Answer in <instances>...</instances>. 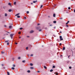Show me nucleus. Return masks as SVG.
<instances>
[{"label":"nucleus","instance_id":"nucleus-1","mask_svg":"<svg viewBox=\"0 0 75 75\" xmlns=\"http://www.w3.org/2000/svg\"><path fill=\"white\" fill-rule=\"evenodd\" d=\"M13 35H14V34H11L10 35V36L11 39H12V38H13Z\"/></svg>","mask_w":75,"mask_h":75},{"label":"nucleus","instance_id":"nucleus-2","mask_svg":"<svg viewBox=\"0 0 75 75\" xmlns=\"http://www.w3.org/2000/svg\"><path fill=\"white\" fill-rule=\"evenodd\" d=\"M59 38L60 39V41H62V40H63V39L62 38V36H60Z\"/></svg>","mask_w":75,"mask_h":75},{"label":"nucleus","instance_id":"nucleus-3","mask_svg":"<svg viewBox=\"0 0 75 75\" xmlns=\"http://www.w3.org/2000/svg\"><path fill=\"white\" fill-rule=\"evenodd\" d=\"M1 53L2 54H4V53H5V52L3 51H2L1 52Z\"/></svg>","mask_w":75,"mask_h":75},{"label":"nucleus","instance_id":"nucleus-4","mask_svg":"<svg viewBox=\"0 0 75 75\" xmlns=\"http://www.w3.org/2000/svg\"><path fill=\"white\" fill-rule=\"evenodd\" d=\"M34 33V31L32 30L30 31V33Z\"/></svg>","mask_w":75,"mask_h":75},{"label":"nucleus","instance_id":"nucleus-5","mask_svg":"<svg viewBox=\"0 0 75 75\" xmlns=\"http://www.w3.org/2000/svg\"><path fill=\"white\" fill-rule=\"evenodd\" d=\"M9 42V40H6L5 41V42Z\"/></svg>","mask_w":75,"mask_h":75},{"label":"nucleus","instance_id":"nucleus-6","mask_svg":"<svg viewBox=\"0 0 75 75\" xmlns=\"http://www.w3.org/2000/svg\"><path fill=\"white\" fill-rule=\"evenodd\" d=\"M36 2H37V0H36L35 1H33V3H35Z\"/></svg>","mask_w":75,"mask_h":75},{"label":"nucleus","instance_id":"nucleus-7","mask_svg":"<svg viewBox=\"0 0 75 75\" xmlns=\"http://www.w3.org/2000/svg\"><path fill=\"white\" fill-rule=\"evenodd\" d=\"M8 5H9V6H11V3H8Z\"/></svg>","mask_w":75,"mask_h":75},{"label":"nucleus","instance_id":"nucleus-8","mask_svg":"<svg viewBox=\"0 0 75 75\" xmlns=\"http://www.w3.org/2000/svg\"><path fill=\"white\" fill-rule=\"evenodd\" d=\"M11 69H13V70H14L15 69V68L14 67H12L11 68Z\"/></svg>","mask_w":75,"mask_h":75},{"label":"nucleus","instance_id":"nucleus-9","mask_svg":"<svg viewBox=\"0 0 75 75\" xmlns=\"http://www.w3.org/2000/svg\"><path fill=\"white\" fill-rule=\"evenodd\" d=\"M20 14V13H17V14H16L15 16H18Z\"/></svg>","mask_w":75,"mask_h":75},{"label":"nucleus","instance_id":"nucleus-10","mask_svg":"<svg viewBox=\"0 0 75 75\" xmlns=\"http://www.w3.org/2000/svg\"><path fill=\"white\" fill-rule=\"evenodd\" d=\"M22 62H23V63H25V60L22 61Z\"/></svg>","mask_w":75,"mask_h":75},{"label":"nucleus","instance_id":"nucleus-11","mask_svg":"<svg viewBox=\"0 0 75 75\" xmlns=\"http://www.w3.org/2000/svg\"><path fill=\"white\" fill-rule=\"evenodd\" d=\"M7 74L8 75H10V73H9V72L7 71Z\"/></svg>","mask_w":75,"mask_h":75},{"label":"nucleus","instance_id":"nucleus-12","mask_svg":"<svg viewBox=\"0 0 75 75\" xmlns=\"http://www.w3.org/2000/svg\"><path fill=\"white\" fill-rule=\"evenodd\" d=\"M65 50V47H64L63 48V50Z\"/></svg>","mask_w":75,"mask_h":75},{"label":"nucleus","instance_id":"nucleus-13","mask_svg":"<svg viewBox=\"0 0 75 75\" xmlns=\"http://www.w3.org/2000/svg\"><path fill=\"white\" fill-rule=\"evenodd\" d=\"M12 28V26L11 25L9 26V28Z\"/></svg>","mask_w":75,"mask_h":75},{"label":"nucleus","instance_id":"nucleus-14","mask_svg":"<svg viewBox=\"0 0 75 75\" xmlns=\"http://www.w3.org/2000/svg\"><path fill=\"white\" fill-rule=\"evenodd\" d=\"M5 17H7V14L5 13Z\"/></svg>","mask_w":75,"mask_h":75},{"label":"nucleus","instance_id":"nucleus-15","mask_svg":"<svg viewBox=\"0 0 75 75\" xmlns=\"http://www.w3.org/2000/svg\"><path fill=\"white\" fill-rule=\"evenodd\" d=\"M30 69H34V67H30Z\"/></svg>","mask_w":75,"mask_h":75},{"label":"nucleus","instance_id":"nucleus-16","mask_svg":"<svg viewBox=\"0 0 75 75\" xmlns=\"http://www.w3.org/2000/svg\"><path fill=\"white\" fill-rule=\"evenodd\" d=\"M11 11H12L11 9H9V10H8V11H9V12H11Z\"/></svg>","mask_w":75,"mask_h":75},{"label":"nucleus","instance_id":"nucleus-17","mask_svg":"<svg viewBox=\"0 0 75 75\" xmlns=\"http://www.w3.org/2000/svg\"><path fill=\"white\" fill-rule=\"evenodd\" d=\"M53 17H55V13H54V14H53Z\"/></svg>","mask_w":75,"mask_h":75},{"label":"nucleus","instance_id":"nucleus-18","mask_svg":"<svg viewBox=\"0 0 75 75\" xmlns=\"http://www.w3.org/2000/svg\"><path fill=\"white\" fill-rule=\"evenodd\" d=\"M30 66H33V64L32 63H30Z\"/></svg>","mask_w":75,"mask_h":75},{"label":"nucleus","instance_id":"nucleus-19","mask_svg":"<svg viewBox=\"0 0 75 75\" xmlns=\"http://www.w3.org/2000/svg\"><path fill=\"white\" fill-rule=\"evenodd\" d=\"M57 23V21H53V23Z\"/></svg>","mask_w":75,"mask_h":75},{"label":"nucleus","instance_id":"nucleus-20","mask_svg":"<svg viewBox=\"0 0 75 75\" xmlns=\"http://www.w3.org/2000/svg\"><path fill=\"white\" fill-rule=\"evenodd\" d=\"M12 66L13 67H16V65L15 64H13Z\"/></svg>","mask_w":75,"mask_h":75},{"label":"nucleus","instance_id":"nucleus-21","mask_svg":"<svg viewBox=\"0 0 75 75\" xmlns=\"http://www.w3.org/2000/svg\"><path fill=\"white\" fill-rule=\"evenodd\" d=\"M69 21H67V22L66 23V24H68V23H69Z\"/></svg>","mask_w":75,"mask_h":75},{"label":"nucleus","instance_id":"nucleus-22","mask_svg":"<svg viewBox=\"0 0 75 75\" xmlns=\"http://www.w3.org/2000/svg\"><path fill=\"white\" fill-rule=\"evenodd\" d=\"M14 5H16V2H14Z\"/></svg>","mask_w":75,"mask_h":75},{"label":"nucleus","instance_id":"nucleus-23","mask_svg":"<svg viewBox=\"0 0 75 75\" xmlns=\"http://www.w3.org/2000/svg\"><path fill=\"white\" fill-rule=\"evenodd\" d=\"M44 68L45 69H47V67L45 66H44Z\"/></svg>","mask_w":75,"mask_h":75},{"label":"nucleus","instance_id":"nucleus-24","mask_svg":"<svg viewBox=\"0 0 75 75\" xmlns=\"http://www.w3.org/2000/svg\"><path fill=\"white\" fill-rule=\"evenodd\" d=\"M27 72H28V73H30V70H28L27 71Z\"/></svg>","mask_w":75,"mask_h":75},{"label":"nucleus","instance_id":"nucleus-25","mask_svg":"<svg viewBox=\"0 0 75 75\" xmlns=\"http://www.w3.org/2000/svg\"><path fill=\"white\" fill-rule=\"evenodd\" d=\"M17 18H20V16H17Z\"/></svg>","mask_w":75,"mask_h":75},{"label":"nucleus","instance_id":"nucleus-26","mask_svg":"<svg viewBox=\"0 0 75 75\" xmlns=\"http://www.w3.org/2000/svg\"><path fill=\"white\" fill-rule=\"evenodd\" d=\"M50 72H52L53 71V70L52 69L50 70Z\"/></svg>","mask_w":75,"mask_h":75},{"label":"nucleus","instance_id":"nucleus-27","mask_svg":"<svg viewBox=\"0 0 75 75\" xmlns=\"http://www.w3.org/2000/svg\"><path fill=\"white\" fill-rule=\"evenodd\" d=\"M23 29V28H20V30H22Z\"/></svg>","mask_w":75,"mask_h":75},{"label":"nucleus","instance_id":"nucleus-28","mask_svg":"<svg viewBox=\"0 0 75 75\" xmlns=\"http://www.w3.org/2000/svg\"><path fill=\"white\" fill-rule=\"evenodd\" d=\"M42 6H43L42 5H41L40 7V8H42Z\"/></svg>","mask_w":75,"mask_h":75},{"label":"nucleus","instance_id":"nucleus-29","mask_svg":"<svg viewBox=\"0 0 75 75\" xmlns=\"http://www.w3.org/2000/svg\"><path fill=\"white\" fill-rule=\"evenodd\" d=\"M28 47H27L26 48V50H28Z\"/></svg>","mask_w":75,"mask_h":75},{"label":"nucleus","instance_id":"nucleus-30","mask_svg":"<svg viewBox=\"0 0 75 75\" xmlns=\"http://www.w3.org/2000/svg\"><path fill=\"white\" fill-rule=\"evenodd\" d=\"M7 45H9V42H8L7 43Z\"/></svg>","mask_w":75,"mask_h":75},{"label":"nucleus","instance_id":"nucleus-31","mask_svg":"<svg viewBox=\"0 0 75 75\" xmlns=\"http://www.w3.org/2000/svg\"><path fill=\"white\" fill-rule=\"evenodd\" d=\"M26 13H27V14H28V13H29V11H27L26 12Z\"/></svg>","mask_w":75,"mask_h":75},{"label":"nucleus","instance_id":"nucleus-32","mask_svg":"<svg viewBox=\"0 0 75 75\" xmlns=\"http://www.w3.org/2000/svg\"><path fill=\"white\" fill-rule=\"evenodd\" d=\"M42 31L41 29H40L39 30V31Z\"/></svg>","mask_w":75,"mask_h":75},{"label":"nucleus","instance_id":"nucleus-33","mask_svg":"<svg viewBox=\"0 0 75 75\" xmlns=\"http://www.w3.org/2000/svg\"><path fill=\"white\" fill-rule=\"evenodd\" d=\"M53 68H55V66H53Z\"/></svg>","mask_w":75,"mask_h":75},{"label":"nucleus","instance_id":"nucleus-34","mask_svg":"<svg viewBox=\"0 0 75 75\" xmlns=\"http://www.w3.org/2000/svg\"><path fill=\"white\" fill-rule=\"evenodd\" d=\"M18 59H21V58L20 57H19L18 58Z\"/></svg>","mask_w":75,"mask_h":75},{"label":"nucleus","instance_id":"nucleus-35","mask_svg":"<svg viewBox=\"0 0 75 75\" xmlns=\"http://www.w3.org/2000/svg\"><path fill=\"white\" fill-rule=\"evenodd\" d=\"M68 8L69 10H70V9H71V7H69Z\"/></svg>","mask_w":75,"mask_h":75},{"label":"nucleus","instance_id":"nucleus-36","mask_svg":"<svg viewBox=\"0 0 75 75\" xmlns=\"http://www.w3.org/2000/svg\"><path fill=\"white\" fill-rule=\"evenodd\" d=\"M18 34H21V32H18Z\"/></svg>","mask_w":75,"mask_h":75},{"label":"nucleus","instance_id":"nucleus-37","mask_svg":"<svg viewBox=\"0 0 75 75\" xmlns=\"http://www.w3.org/2000/svg\"><path fill=\"white\" fill-rule=\"evenodd\" d=\"M33 54H31L30 55V56L31 57H33Z\"/></svg>","mask_w":75,"mask_h":75},{"label":"nucleus","instance_id":"nucleus-38","mask_svg":"<svg viewBox=\"0 0 75 75\" xmlns=\"http://www.w3.org/2000/svg\"><path fill=\"white\" fill-rule=\"evenodd\" d=\"M36 28L37 30H38V27H36Z\"/></svg>","mask_w":75,"mask_h":75},{"label":"nucleus","instance_id":"nucleus-39","mask_svg":"<svg viewBox=\"0 0 75 75\" xmlns=\"http://www.w3.org/2000/svg\"><path fill=\"white\" fill-rule=\"evenodd\" d=\"M50 26H52V24H50Z\"/></svg>","mask_w":75,"mask_h":75},{"label":"nucleus","instance_id":"nucleus-40","mask_svg":"<svg viewBox=\"0 0 75 75\" xmlns=\"http://www.w3.org/2000/svg\"><path fill=\"white\" fill-rule=\"evenodd\" d=\"M69 69H71V68H72V67H69Z\"/></svg>","mask_w":75,"mask_h":75},{"label":"nucleus","instance_id":"nucleus-41","mask_svg":"<svg viewBox=\"0 0 75 75\" xmlns=\"http://www.w3.org/2000/svg\"><path fill=\"white\" fill-rule=\"evenodd\" d=\"M40 25V23H38V25Z\"/></svg>","mask_w":75,"mask_h":75},{"label":"nucleus","instance_id":"nucleus-42","mask_svg":"<svg viewBox=\"0 0 75 75\" xmlns=\"http://www.w3.org/2000/svg\"><path fill=\"white\" fill-rule=\"evenodd\" d=\"M24 19H26V17H24Z\"/></svg>","mask_w":75,"mask_h":75},{"label":"nucleus","instance_id":"nucleus-43","mask_svg":"<svg viewBox=\"0 0 75 75\" xmlns=\"http://www.w3.org/2000/svg\"><path fill=\"white\" fill-rule=\"evenodd\" d=\"M66 26H67V27H68V25H66Z\"/></svg>","mask_w":75,"mask_h":75},{"label":"nucleus","instance_id":"nucleus-44","mask_svg":"<svg viewBox=\"0 0 75 75\" xmlns=\"http://www.w3.org/2000/svg\"><path fill=\"white\" fill-rule=\"evenodd\" d=\"M59 45H62V44L60 43L59 44Z\"/></svg>","mask_w":75,"mask_h":75},{"label":"nucleus","instance_id":"nucleus-45","mask_svg":"<svg viewBox=\"0 0 75 75\" xmlns=\"http://www.w3.org/2000/svg\"><path fill=\"white\" fill-rule=\"evenodd\" d=\"M17 44H18L17 42H16L15 43V44H16V45H17Z\"/></svg>","mask_w":75,"mask_h":75},{"label":"nucleus","instance_id":"nucleus-46","mask_svg":"<svg viewBox=\"0 0 75 75\" xmlns=\"http://www.w3.org/2000/svg\"><path fill=\"white\" fill-rule=\"evenodd\" d=\"M60 20H62V18H60Z\"/></svg>","mask_w":75,"mask_h":75},{"label":"nucleus","instance_id":"nucleus-47","mask_svg":"<svg viewBox=\"0 0 75 75\" xmlns=\"http://www.w3.org/2000/svg\"><path fill=\"white\" fill-rule=\"evenodd\" d=\"M56 75H58V73H56Z\"/></svg>","mask_w":75,"mask_h":75},{"label":"nucleus","instance_id":"nucleus-48","mask_svg":"<svg viewBox=\"0 0 75 75\" xmlns=\"http://www.w3.org/2000/svg\"><path fill=\"white\" fill-rule=\"evenodd\" d=\"M1 65H2V67H3V66H4V65L3 64H1Z\"/></svg>","mask_w":75,"mask_h":75},{"label":"nucleus","instance_id":"nucleus-49","mask_svg":"<svg viewBox=\"0 0 75 75\" xmlns=\"http://www.w3.org/2000/svg\"><path fill=\"white\" fill-rule=\"evenodd\" d=\"M60 33L61 34L62 33V32L61 31H60Z\"/></svg>","mask_w":75,"mask_h":75},{"label":"nucleus","instance_id":"nucleus-50","mask_svg":"<svg viewBox=\"0 0 75 75\" xmlns=\"http://www.w3.org/2000/svg\"><path fill=\"white\" fill-rule=\"evenodd\" d=\"M70 57V55H69V56L68 57V58H69Z\"/></svg>","mask_w":75,"mask_h":75},{"label":"nucleus","instance_id":"nucleus-51","mask_svg":"<svg viewBox=\"0 0 75 75\" xmlns=\"http://www.w3.org/2000/svg\"><path fill=\"white\" fill-rule=\"evenodd\" d=\"M69 61H68L67 63H69Z\"/></svg>","mask_w":75,"mask_h":75},{"label":"nucleus","instance_id":"nucleus-52","mask_svg":"<svg viewBox=\"0 0 75 75\" xmlns=\"http://www.w3.org/2000/svg\"><path fill=\"white\" fill-rule=\"evenodd\" d=\"M48 17H49V18H50V16H48Z\"/></svg>","mask_w":75,"mask_h":75},{"label":"nucleus","instance_id":"nucleus-53","mask_svg":"<svg viewBox=\"0 0 75 75\" xmlns=\"http://www.w3.org/2000/svg\"><path fill=\"white\" fill-rule=\"evenodd\" d=\"M5 27H6V25H4Z\"/></svg>","mask_w":75,"mask_h":75},{"label":"nucleus","instance_id":"nucleus-54","mask_svg":"<svg viewBox=\"0 0 75 75\" xmlns=\"http://www.w3.org/2000/svg\"><path fill=\"white\" fill-rule=\"evenodd\" d=\"M74 13H75V9L74 10Z\"/></svg>","mask_w":75,"mask_h":75},{"label":"nucleus","instance_id":"nucleus-55","mask_svg":"<svg viewBox=\"0 0 75 75\" xmlns=\"http://www.w3.org/2000/svg\"><path fill=\"white\" fill-rule=\"evenodd\" d=\"M56 27H54V29H55Z\"/></svg>","mask_w":75,"mask_h":75},{"label":"nucleus","instance_id":"nucleus-56","mask_svg":"<svg viewBox=\"0 0 75 75\" xmlns=\"http://www.w3.org/2000/svg\"><path fill=\"white\" fill-rule=\"evenodd\" d=\"M27 37H28H28H29V36H27Z\"/></svg>","mask_w":75,"mask_h":75},{"label":"nucleus","instance_id":"nucleus-57","mask_svg":"<svg viewBox=\"0 0 75 75\" xmlns=\"http://www.w3.org/2000/svg\"><path fill=\"white\" fill-rule=\"evenodd\" d=\"M37 72H40V71H38Z\"/></svg>","mask_w":75,"mask_h":75},{"label":"nucleus","instance_id":"nucleus-58","mask_svg":"<svg viewBox=\"0 0 75 75\" xmlns=\"http://www.w3.org/2000/svg\"><path fill=\"white\" fill-rule=\"evenodd\" d=\"M7 33H9V34H10V33L8 32H7Z\"/></svg>","mask_w":75,"mask_h":75},{"label":"nucleus","instance_id":"nucleus-59","mask_svg":"<svg viewBox=\"0 0 75 75\" xmlns=\"http://www.w3.org/2000/svg\"><path fill=\"white\" fill-rule=\"evenodd\" d=\"M33 4V3H31V4Z\"/></svg>","mask_w":75,"mask_h":75},{"label":"nucleus","instance_id":"nucleus-60","mask_svg":"<svg viewBox=\"0 0 75 75\" xmlns=\"http://www.w3.org/2000/svg\"><path fill=\"white\" fill-rule=\"evenodd\" d=\"M19 38H21V37H19Z\"/></svg>","mask_w":75,"mask_h":75},{"label":"nucleus","instance_id":"nucleus-61","mask_svg":"<svg viewBox=\"0 0 75 75\" xmlns=\"http://www.w3.org/2000/svg\"><path fill=\"white\" fill-rule=\"evenodd\" d=\"M3 68H4V69H5V67H4Z\"/></svg>","mask_w":75,"mask_h":75},{"label":"nucleus","instance_id":"nucleus-62","mask_svg":"<svg viewBox=\"0 0 75 75\" xmlns=\"http://www.w3.org/2000/svg\"><path fill=\"white\" fill-rule=\"evenodd\" d=\"M45 36H47V35H45Z\"/></svg>","mask_w":75,"mask_h":75},{"label":"nucleus","instance_id":"nucleus-63","mask_svg":"<svg viewBox=\"0 0 75 75\" xmlns=\"http://www.w3.org/2000/svg\"><path fill=\"white\" fill-rule=\"evenodd\" d=\"M71 1H74V0H71Z\"/></svg>","mask_w":75,"mask_h":75},{"label":"nucleus","instance_id":"nucleus-64","mask_svg":"<svg viewBox=\"0 0 75 75\" xmlns=\"http://www.w3.org/2000/svg\"><path fill=\"white\" fill-rule=\"evenodd\" d=\"M42 47H43V46H42Z\"/></svg>","mask_w":75,"mask_h":75}]
</instances>
